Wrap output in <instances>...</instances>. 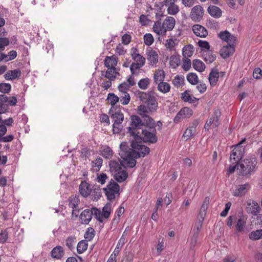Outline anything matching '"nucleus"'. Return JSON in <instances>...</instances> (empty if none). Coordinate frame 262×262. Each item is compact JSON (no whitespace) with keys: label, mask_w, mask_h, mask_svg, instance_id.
Segmentation results:
<instances>
[{"label":"nucleus","mask_w":262,"mask_h":262,"mask_svg":"<svg viewBox=\"0 0 262 262\" xmlns=\"http://www.w3.org/2000/svg\"><path fill=\"white\" fill-rule=\"evenodd\" d=\"M144 125L143 120L138 116H132V126L127 127V134L134 139L131 142V148L128 147L126 142H122L120 145L119 155L127 161L128 166H135L136 159L144 157L149 153V148L142 144L140 133L138 131Z\"/></svg>","instance_id":"obj_1"},{"label":"nucleus","mask_w":262,"mask_h":262,"mask_svg":"<svg viewBox=\"0 0 262 262\" xmlns=\"http://www.w3.org/2000/svg\"><path fill=\"white\" fill-rule=\"evenodd\" d=\"M219 36L228 43V45L223 46L220 50V55L225 59L232 55L234 53V44L237 37L232 34H219Z\"/></svg>","instance_id":"obj_2"},{"label":"nucleus","mask_w":262,"mask_h":262,"mask_svg":"<svg viewBox=\"0 0 262 262\" xmlns=\"http://www.w3.org/2000/svg\"><path fill=\"white\" fill-rule=\"evenodd\" d=\"M257 163L255 158L246 159L236 164L237 169L240 175H251L255 171Z\"/></svg>","instance_id":"obj_3"},{"label":"nucleus","mask_w":262,"mask_h":262,"mask_svg":"<svg viewBox=\"0 0 262 262\" xmlns=\"http://www.w3.org/2000/svg\"><path fill=\"white\" fill-rule=\"evenodd\" d=\"M107 198L110 201L114 200L116 196L120 195V186L113 180H111L106 187L103 188Z\"/></svg>","instance_id":"obj_4"},{"label":"nucleus","mask_w":262,"mask_h":262,"mask_svg":"<svg viewBox=\"0 0 262 262\" xmlns=\"http://www.w3.org/2000/svg\"><path fill=\"white\" fill-rule=\"evenodd\" d=\"M17 99L15 97H8L5 94L0 95V115L9 112V106L15 105Z\"/></svg>","instance_id":"obj_5"},{"label":"nucleus","mask_w":262,"mask_h":262,"mask_svg":"<svg viewBox=\"0 0 262 262\" xmlns=\"http://www.w3.org/2000/svg\"><path fill=\"white\" fill-rule=\"evenodd\" d=\"M113 119V132L114 134L120 133L122 128V122L124 121V115L120 111H116L111 116Z\"/></svg>","instance_id":"obj_6"},{"label":"nucleus","mask_w":262,"mask_h":262,"mask_svg":"<svg viewBox=\"0 0 262 262\" xmlns=\"http://www.w3.org/2000/svg\"><path fill=\"white\" fill-rule=\"evenodd\" d=\"M143 141L145 143H155L158 141L157 131L155 127L147 128L142 131Z\"/></svg>","instance_id":"obj_7"},{"label":"nucleus","mask_w":262,"mask_h":262,"mask_svg":"<svg viewBox=\"0 0 262 262\" xmlns=\"http://www.w3.org/2000/svg\"><path fill=\"white\" fill-rule=\"evenodd\" d=\"M245 153V148L242 146L236 145L231 151L230 159L231 161L237 163L243 158Z\"/></svg>","instance_id":"obj_8"},{"label":"nucleus","mask_w":262,"mask_h":262,"mask_svg":"<svg viewBox=\"0 0 262 262\" xmlns=\"http://www.w3.org/2000/svg\"><path fill=\"white\" fill-rule=\"evenodd\" d=\"M121 158L122 159V162H121L120 160H111L109 163L110 168L111 172H114V173L120 171V170H122L123 169L122 167V166H125L128 167L133 168L134 166L130 167L127 166L126 163L127 161H125L121 157Z\"/></svg>","instance_id":"obj_9"},{"label":"nucleus","mask_w":262,"mask_h":262,"mask_svg":"<svg viewBox=\"0 0 262 262\" xmlns=\"http://www.w3.org/2000/svg\"><path fill=\"white\" fill-rule=\"evenodd\" d=\"M204 9L200 5H197L192 8L190 13V17L193 20L200 21L203 18Z\"/></svg>","instance_id":"obj_10"},{"label":"nucleus","mask_w":262,"mask_h":262,"mask_svg":"<svg viewBox=\"0 0 262 262\" xmlns=\"http://www.w3.org/2000/svg\"><path fill=\"white\" fill-rule=\"evenodd\" d=\"M210 202V199L208 196H206L203 202V204L201 207L199 213L197 217L198 221H200V222H203L204 218L206 214V210L208 208V205Z\"/></svg>","instance_id":"obj_11"},{"label":"nucleus","mask_w":262,"mask_h":262,"mask_svg":"<svg viewBox=\"0 0 262 262\" xmlns=\"http://www.w3.org/2000/svg\"><path fill=\"white\" fill-rule=\"evenodd\" d=\"M193 111L187 107H184L179 112L174 119V121L177 122L182 118H189L192 116Z\"/></svg>","instance_id":"obj_12"},{"label":"nucleus","mask_w":262,"mask_h":262,"mask_svg":"<svg viewBox=\"0 0 262 262\" xmlns=\"http://www.w3.org/2000/svg\"><path fill=\"white\" fill-rule=\"evenodd\" d=\"M175 19L172 17H167L163 22L162 24V28L163 31L166 33V31L172 30L175 25Z\"/></svg>","instance_id":"obj_13"},{"label":"nucleus","mask_w":262,"mask_h":262,"mask_svg":"<svg viewBox=\"0 0 262 262\" xmlns=\"http://www.w3.org/2000/svg\"><path fill=\"white\" fill-rule=\"evenodd\" d=\"M145 103H147L151 112H155L157 110L158 102L155 96V93L154 91H150V95L147 99V102Z\"/></svg>","instance_id":"obj_14"},{"label":"nucleus","mask_w":262,"mask_h":262,"mask_svg":"<svg viewBox=\"0 0 262 262\" xmlns=\"http://www.w3.org/2000/svg\"><path fill=\"white\" fill-rule=\"evenodd\" d=\"M68 201L69 207L72 208V215L74 216V212L78 210V208H79L78 205L80 203L79 196H71L69 198Z\"/></svg>","instance_id":"obj_15"},{"label":"nucleus","mask_w":262,"mask_h":262,"mask_svg":"<svg viewBox=\"0 0 262 262\" xmlns=\"http://www.w3.org/2000/svg\"><path fill=\"white\" fill-rule=\"evenodd\" d=\"M219 124V118L216 114H214L206 121L204 125V128L206 130H208L211 126H212V127L215 128L218 126Z\"/></svg>","instance_id":"obj_16"},{"label":"nucleus","mask_w":262,"mask_h":262,"mask_svg":"<svg viewBox=\"0 0 262 262\" xmlns=\"http://www.w3.org/2000/svg\"><path fill=\"white\" fill-rule=\"evenodd\" d=\"M101 76L108 79L110 80H114L117 75H119V73L117 71V69L107 68L106 71H101Z\"/></svg>","instance_id":"obj_17"},{"label":"nucleus","mask_w":262,"mask_h":262,"mask_svg":"<svg viewBox=\"0 0 262 262\" xmlns=\"http://www.w3.org/2000/svg\"><path fill=\"white\" fill-rule=\"evenodd\" d=\"M93 215V210L90 209H85L80 215L81 223L83 224H88L91 220Z\"/></svg>","instance_id":"obj_18"},{"label":"nucleus","mask_w":262,"mask_h":262,"mask_svg":"<svg viewBox=\"0 0 262 262\" xmlns=\"http://www.w3.org/2000/svg\"><path fill=\"white\" fill-rule=\"evenodd\" d=\"M79 190L81 195L85 198L90 194L92 189L88 183L82 181L79 185Z\"/></svg>","instance_id":"obj_19"},{"label":"nucleus","mask_w":262,"mask_h":262,"mask_svg":"<svg viewBox=\"0 0 262 262\" xmlns=\"http://www.w3.org/2000/svg\"><path fill=\"white\" fill-rule=\"evenodd\" d=\"M21 72L18 69L14 70H9L4 75L6 80H13L18 78L21 76Z\"/></svg>","instance_id":"obj_20"},{"label":"nucleus","mask_w":262,"mask_h":262,"mask_svg":"<svg viewBox=\"0 0 262 262\" xmlns=\"http://www.w3.org/2000/svg\"><path fill=\"white\" fill-rule=\"evenodd\" d=\"M104 66L107 68L116 69V66L118 63V58L115 56H106L104 60Z\"/></svg>","instance_id":"obj_21"},{"label":"nucleus","mask_w":262,"mask_h":262,"mask_svg":"<svg viewBox=\"0 0 262 262\" xmlns=\"http://www.w3.org/2000/svg\"><path fill=\"white\" fill-rule=\"evenodd\" d=\"M250 188V185L248 183L243 185H239L233 192V195L237 196H241L245 195Z\"/></svg>","instance_id":"obj_22"},{"label":"nucleus","mask_w":262,"mask_h":262,"mask_svg":"<svg viewBox=\"0 0 262 262\" xmlns=\"http://www.w3.org/2000/svg\"><path fill=\"white\" fill-rule=\"evenodd\" d=\"M208 13L212 17L214 18H220L222 14V11L221 9L214 5L209 6L207 9Z\"/></svg>","instance_id":"obj_23"},{"label":"nucleus","mask_w":262,"mask_h":262,"mask_svg":"<svg viewBox=\"0 0 262 262\" xmlns=\"http://www.w3.org/2000/svg\"><path fill=\"white\" fill-rule=\"evenodd\" d=\"M219 72L217 69H213L209 74V81L211 86L216 84L219 78Z\"/></svg>","instance_id":"obj_24"},{"label":"nucleus","mask_w":262,"mask_h":262,"mask_svg":"<svg viewBox=\"0 0 262 262\" xmlns=\"http://www.w3.org/2000/svg\"><path fill=\"white\" fill-rule=\"evenodd\" d=\"M64 250L60 246H57L54 248L51 252V255L53 258L60 259L64 255Z\"/></svg>","instance_id":"obj_25"},{"label":"nucleus","mask_w":262,"mask_h":262,"mask_svg":"<svg viewBox=\"0 0 262 262\" xmlns=\"http://www.w3.org/2000/svg\"><path fill=\"white\" fill-rule=\"evenodd\" d=\"M181 98L184 102L189 103H195L199 101V99L190 95V91L188 90H186L184 93H182Z\"/></svg>","instance_id":"obj_26"},{"label":"nucleus","mask_w":262,"mask_h":262,"mask_svg":"<svg viewBox=\"0 0 262 262\" xmlns=\"http://www.w3.org/2000/svg\"><path fill=\"white\" fill-rule=\"evenodd\" d=\"M126 229L124 231L120 239L119 240V241L117 243V246L113 252L115 257L118 254V253L120 252V249L122 248V247L125 244V241L126 235Z\"/></svg>","instance_id":"obj_27"},{"label":"nucleus","mask_w":262,"mask_h":262,"mask_svg":"<svg viewBox=\"0 0 262 262\" xmlns=\"http://www.w3.org/2000/svg\"><path fill=\"white\" fill-rule=\"evenodd\" d=\"M247 210L248 213L256 215L259 212L260 207L256 202L252 201L248 203Z\"/></svg>","instance_id":"obj_28"},{"label":"nucleus","mask_w":262,"mask_h":262,"mask_svg":"<svg viewBox=\"0 0 262 262\" xmlns=\"http://www.w3.org/2000/svg\"><path fill=\"white\" fill-rule=\"evenodd\" d=\"M147 60L150 65L156 64L158 61V55L155 51L149 50L147 52Z\"/></svg>","instance_id":"obj_29"},{"label":"nucleus","mask_w":262,"mask_h":262,"mask_svg":"<svg viewBox=\"0 0 262 262\" xmlns=\"http://www.w3.org/2000/svg\"><path fill=\"white\" fill-rule=\"evenodd\" d=\"M128 174L125 168L120 171L114 173V179L119 183L124 181L127 178Z\"/></svg>","instance_id":"obj_30"},{"label":"nucleus","mask_w":262,"mask_h":262,"mask_svg":"<svg viewBox=\"0 0 262 262\" xmlns=\"http://www.w3.org/2000/svg\"><path fill=\"white\" fill-rule=\"evenodd\" d=\"M103 160L101 158L98 157L91 162V169L94 172H98L100 170L102 165Z\"/></svg>","instance_id":"obj_31"},{"label":"nucleus","mask_w":262,"mask_h":262,"mask_svg":"<svg viewBox=\"0 0 262 262\" xmlns=\"http://www.w3.org/2000/svg\"><path fill=\"white\" fill-rule=\"evenodd\" d=\"M100 151L101 155L106 159H111L113 155V150L106 145L101 146Z\"/></svg>","instance_id":"obj_32"},{"label":"nucleus","mask_w":262,"mask_h":262,"mask_svg":"<svg viewBox=\"0 0 262 262\" xmlns=\"http://www.w3.org/2000/svg\"><path fill=\"white\" fill-rule=\"evenodd\" d=\"M165 77V75L164 71L162 70H158L155 72L154 74V82L156 84H158L159 82H161V81H164Z\"/></svg>","instance_id":"obj_33"},{"label":"nucleus","mask_w":262,"mask_h":262,"mask_svg":"<svg viewBox=\"0 0 262 262\" xmlns=\"http://www.w3.org/2000/svg\"><path fill=\"white\" fill-rule=\"evenodd\" d=\"M157 89L160 92L166 94L169 92L170 90L171 86L170 84L166 82L161 81L157 84Z\"/></svg>","instance_id":"obj_34"},{"label":"nucleus","mask_w":262,"mask_h":262,"mask_svg":"<svg viewBox=\"0 0 262 262\" xmlns=\"http://www.w3.org/2000/svg\"><path fill=\"white\" fill-rule=\"evenodd\" d=\"M246 223V220L244 216H240L237 221L235 228L238 232H242L244 230Z\"/></svg>","instance_id":"obj_35"},{"label":"nucleus","mask_w":262,"mask_h":262,"mask_svg":"<svg viewBox=\"0 0 262 262\" xmlns=\"http://www.w3.org/2000/svg\"><path fill=\"white\" fill-rule=\"evenodd\" d=\"M204 60L208 63H211L214 61L216 58V55L213 54L211 51L208 50L203 53Z\"/></svg>","instance_id":"obj_36"},{"label":"nucleus","mask_w":262,"mask_h":262,"mask_svg":"<svg viewBox=\"0 0 262 262\" xmlns=\"http://www.w3.org/2000/svg\"><path fill=\"white\" fill-rule=\"evenodd\" d=\"M194 52V49L193 46L191 45H189L187 46H185L183 49V56L184 58H188L190 57Z\"/></svg>","instance_id":"obj_37"},{"label":"nucleus","mask_w":262,"mask_h":262,"mask_svg":"<svg viewBox=\"0 0 262 262\" xmlns=\"http://www.w3.org/2000/svg\"><path fill=\"white\" fill-rule=\"evenodd\" d=\"M249 237L252 241H256L262 238V229L251 231L249 234Z\"/></svg>","instance_id":"obj_38"},{"label":"nucleus","mask_w":262,"mask_h":262,"mask_svg":"<svg viewBox=\"0 0 262 262\" xmlns=\"http://www.w3.org/2000/svg\"><path fill=\"white\" fill-rule=\"evenodd\" d=\"M192 65L194 69L200 72H202L205 70V64L199 59L194 60Z\"/></svg>","instance_id":"obj_39"},{"label":"nucleus","mask_w":262,"mask_h":262,"mask_svg":"<svg viewBox=\"0 0 262 262\" xmlns=\"http://www.w3.org/2000/svg\"><path fill=\"white\" fill-rule=\"evenodd\" d=\"M143 119V122L144 123L145 126L146 128L151 127V126L156 127V124L154 120V119L149 117L148 115L144 116V117H142Z\"/></svg>","instance_id":"obj_40"},{"label":"nucleus","mask_w":262,"mask_h":262,"mask_svg":"<svg viewBox=\"0 0 262 262\" xmlns=\"http://www.w3.org/2000/svg\"><path fill=\"white\" fill-rule=\"evenodd\" d=\"M13 119L12 118L10 117L7 119L3 120L2 116H0V129L1 128L5 127L6 126H11L13 123Z\"/></svg>","instance_id":"obj_41"},{"label":"nucleus","mask_w":262,"mask_h":262,"mask_svg":"<svg viewBox=\"0 0 262 262\" xmlns=\"http://www.w3.org/2000/svg\"><path fill=\"white\" fill-rule=\"evenodd\" d=\"M88 243L84 240L80 241L77 246V252L79 254H81L87 250Z\"/></svg>","instance_id":"obj_42"},{"label":"nucleus","mask_w":262,"mask_h":262,"mask_svg":"<svg viewBox=\"0 0 262 262\" xmlns=\"http://www.w3.org/2000/svg\"><path fill=\"white\" fill-rule=\"evenodd\" d=\"M150 80L148 78H145L140 79L138 83V86L142 90H146L150 84Z\"/></svg>","instance_id":"obj_43"},{"label":"nucleus","mask_w":262,"mask_h":262,"mask_svg":"<svg viewBox=\"0 0 262 262\" xmlns=\"http://www.w3.org/2000/svg\"><path fill=\"white\" fill-rule=\"evenodd\" d=\"M187 79L188 82L192 85H195L199 82V79L196 74L193 73H189L187 75Z\"/></svg>","instance_id":"obj_44"},{"label":"nucleus","mask_w":262,"mask_h":262,"mask_svg":"<svg viewBox=\"0 0 262 262\" xmlns=\"http://www.w3.org/2000/svg\"><path fill=\"white\" fill-rule=\"evenodd\" d=\"M138 114L141 116L142 117H144V116L147 115V114H148L149 112H151L149 110V107L147 106H145L144 105H140L138 107Z\"/></svg>","instance_id":"obj_45"},{"label":"nucleus","mask_w":262,"mask_h":262,"mask_svg":"<svg viewBox=\"0 0 262 262\" xmlns=\"http://www.w3.org/2000/svg\"><path fill=\"white\" fill-rule=\"evenodd\" d=\"M195 130V127L191 126L188 127L184 133L183 136L184 138H186V140H187L194 135Z\"/></svg>","instance_id":"obj_46"},{"label":"nucleus","mask_w":262,"mask_h":262,"mask_svg":"<svg viewBox=\"0 0 262 262\" xmlns=\"http://www.w3.org/2000/svg\"><path fill=\"white\" fill-rule=\"evenodd\" d=\"M91 193L94 195V199L97 200L101 195V190L100 188L98 185H94L92 189Z\"/></svg>","instance_id":"obj_47"},{"label":"nucleus","mask_w":262,"mask_h":262,"mask_svg":"<svg viewBox=\"0 0 262 262\" xmlns=\"http://www.w3.org/2000/svg\"><path fill=\"white\" fill-rule=\"evenodd\" d=\"M150 95V91L146 92L139 91L137 93V96L139 99L143 102L145 103L147 102V99Z\"/></svg>","instance_id":"obj_48"},{"label":"nucleus","mask_w":262,"mask_h":262,"mask_svg":"<svg viewBox=\"0 0 262 262\" xmlns=\"http://www.w3.org/2000/svg\"><path fill=\"white\" fill-rule=\"evenodd\" d=\"M167 8L168 13L170 15H176L179 11V7L178 5H176L175 3L173 4L168 5Z\"/></svg>","instance_id":"obj_49"},{"label":"nucleus","mask_w":262,"mask_h":262,"mask_svg":"<svg viewBox=\"0 0 262 262\" xmlns=\"http://www.w3.org/2000/svg\"><path fill=\"white\" fill-rule=\"evenodd\" d=\"M92 210H93V215H94L95 217L99 222L102 223L103 221L104 216L100 210L96 208H93Z\"/></svg>","instance_id":"obj_50"},{"label":"nucleus","mask_w":262,"mask_h":262,"mask_svg":"<svg viewBox=\"0 0 262 262\" xmlns=\"http://www.w3.org/2000/svg\"><path fill=\"white\" fill-rule=\"evenodd\" d=\"M119 99L120 98L114 93H109L108 94L107 100L112 106L115 105L119 101Z\"/></svg>","instance_id":"obj_51"},{"label":"nucleus","mask_w":262,"mask_h":262,"mask_svg":"<svg viewBox=\"0 0 262 262\" xmlns=\"http://www.w3.org/2000/svg\"><path fill=\"white\" fill-rule=\"evenodd\" d=\"M95 231L92 228H88L84 234V238L86 240L90 241L95 236Z\"/></svg>","instance_id":"obj_52"},{"label":"nucleus","mask_w":262,"mask_h":262,"mask_svg":"<svg viewBox=\"0 0 262 262\" xmlns=\"http://www.w3.org/2000/svg\"><path fill=\"white\" fill-rule=\"evenodd\" d=\"M11 89V85L9 83H0V92L5 94L10 92Z\"/></svg>","instance_id":"obj_53"},{"label":"nucleus","mask_w":262,"mask_h":262,"mask_svg":"<svg viewBox=\"0 0 262 262\" xmlns=\"http://www.w3.org/2000/svg\"><path fill=\"white\" fill-rule=\"evenodd\" d=\"M184 82V78L183 76L177 75L172 80L173 84L178 88L180 87Z\"/></svg>","instance_id":"obj_54"},{"label":"nucleus","mask_w":262,"mask_h":262,"mask_svg":"<svg viewBox=\"0 0 262 262\" xmlns=\"http://www.w3.org/2000/svg\"><path fill=\"white\" fill-rule=\"evenodd\" d=\"M130 97L128 93H123L120 96V102L123 105H126L129 103Z\"/></svg>","instance_id":"obj_55"},{"label":"nucleus","mask_w":262,"mask_h":262,"mask_svg":"<svg viewBox=\"0 0 262 262\" xmlns=\"http://www.w3.org/2000/svg\"><path fill=\"white\" fill-rule=\"evenodd\" d=\"M139 23L142 26H148L151 23V21L148 19L147 15L142 14L139 17Z\"/></svg>","instance_id":"obj_56"},{"label":"nucleus","mask_w":262,"mask_h":262,"mask_svg":"<svg viewBox=\"0 0 262 262\" xmlns=\"http://www.w3.org/2000/svg\"><path fill=\"white\" fill-rule=\"evenodd\" d=\"M169 62L171 66L173 68H176L179 65L180 63V59L178 57L172 55L170 58Z\"/></svg>","instance_id":"obj_57"},{"label":"nucleus","mask_w":262,"mask_h":262,"mask_svg":"<svg viewBox=\"0 0 262 262\" xmlns=\"http://www.w3.org/2000/svg\"><path fill=\"white\" fill-rule=\"evenodd\" d=\"M111 211L110 204L105 205L102 209V214L104 218L107 219L109 217Z\"/></svg>","instance_id":"obj_58"},{"label":"nucleus","mask_w":262,"mask_h":262,"mask_svg":"<svg viewBox=\"0 0 262 262\" xmlns=\"http://www.w3.org/2000/svg\"><path fill=\"white\" fill-rule=\"evenodd\" d=\"M144 41L146 45L150 46L154 42V37L151 34H145L144 36Z\"/></svg>","instance_id":"obj_59"},{"label":"nucleus","mask_w":262,"mask_h":262,"mask_svg":"<svg viewBox=\"0 0 262 262\" xmlns=\"http://www.w3.org/2000/svg\"><path fill=\"white\" fill-rule=\"evenodd\" d=\"M107 178L108 177L107 176L106 174L104 173H101L100 174H97V182L102 185L105 183Z\"/></svg>","instance_id":"obj_60"},{"label":"nucleus","mask_w":262,"mask_h":262,"mask_svg":"<svg viewBox=\"0 0 262 262\" xmlns=\"http://www.w3.org/2000/svg\"><path fill=\"white\" fill-rule=\"evenodd\" d=\"M178 43V40L172 39L171 38H169L167 39L165 43V46L167 48H169L170 50H171L176 44Z\"/></svg>","instance_id":"obj_61"},{"label":"nucleus","mask_w":262,"mask_h":262,"mask_svg":"<svg viewBox=\"0 0 262 262\" xmlns=\"http://www.w3.org/2000/svg\"><path fill=\"white\" fill-rule=\"evenodd\" d=\"M192 29L193 33H203L204 32H207V30L205 27L198 24L193 25Z\"/></svg>","instance_id":"obj_62"},{"label":"nucleus","mask_w":262,"mask_h":262,"mask_svg":"<svg viewBox=\"0 0 262 262\" xmlns=\"http://www.w3.org/2000/svg\"><path fill=\"white\" fill-rule=\"evenodd\" d=\"M76 242V237L74 236H70L68 237L66 241V245L70 249L73 248V245Z\"/></svg>","instance_id":"obj_63"},{"label":"nucleus","mask_w":262,"mask_h":262,"mask_svg":"<svg viewBox=\"0 0 262 262\" xmlns=\"http://www.w3.org/2000/svg\"><path fill=\"white\" fill-rule=\"evenodd\" d=\"M9 44V40L6 37L0 38V51L4 50L5 47Z\"/></svg>","instance_id":"obj_64"}]
</instances>
